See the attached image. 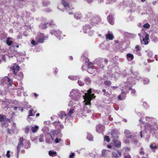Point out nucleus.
<instances>
[{"mask_svg":"<svg viewBox=\"0 0 158 158\" xmlns=\"http://www.w3.org/2000/svg\"><path fill=\"white\" fill-rule=\"evenodd\" d=\"M81 96V93L77 89H73L70 92V96L72 100L69 103L71 105L74 104H79V101Z\"/></svg>","mask_w":158,"mask_h":158,"instance_id":"f257e3e1","label":"nucleus"},{"mask_svg":"<svg viewBox=\"0 0 158 158\" xmlns=\"http://www.w3.org/2000/svg\"><path fill=\"white\" fill-rule=\"evenodd\" d=\"M124 86L121 88V93L120 95L118 96V98L120 100H123L125 99L126 94L129 92V91H131V94L134 95L136 92L135 89H132V86H126V84L124 83Z\"/></svg>","mask_w":158,"mask_h":158,"instance_id":"f03ea898","label":"nucleus"},{"mask_svg":"<svg viewBox=\"0 0 158 158\" xmlns=\"http://www.w3.org/2000/svg\"><path fill=\"white\" fill-rule=\"evenodd\" d=\"M68 106L71 107L67 114V115L69 117L71 116V115L74 113L75 111H79L81 108V106L79 104H76L73 103L72 105H70V103H69Z\"/></svg>","mask_w":158,"mask_h":158,"instance_id":"7ed1b4c3","label":"nucleus"},{"mask_svg":"<svg viewBox=\"0 0 158 158\" xmlns=\"http://www.w3.org/2000/svg\"><path fill=\"white\" fill-rule=\"evenodd\" d=\"M24 142V139L23 137H20L19 140V142L18 143V145L17 146V156L19 153L20 151L21 147L23 146L24 148H27L30 147V145L27 142H26V143L27 144V145L26 144H23V142Z\"/></svg>","mask_w":158,"mask_h":158,"instance_id":"20e7f679","label":"nucleus"},{"mask_svg":"<svg viewBox=\"0 0 158 158\" xmlns=\"http://www.w3.org/2000/svg\"><path fill=\"white\" fill-rule=\"evenodd\" d=\"M94 61L96 63L97 65L100 68L103 69V68L107 63L108 60L106 58H100L96 59Z\"/></svg>","mask_w":158,"mask_h":158,"instance_id":"39448f33","label":"nucleus"},{"mask_svg":"<svg viewBox=\"0 0 158 158\" xmlns=\"http://www.w3.org/2000/svg\"><path fill=\"white\" fill-rule=\"evenodd\" d=\"M124 83L126 84V86L127 87L132 86L135 84L134 79L130 76L129 77L127 78V80L126 82H124L120 85V86L121 88L123 87V86H124L123 85Z\"/></svg>","mask_w":158,"mask_h":158,"instance_id":"423d86ee","label":"nucleus"},{"mask_svg":"<svg viewBox=\"0 0 158 158\" xmlns=\"http://www.w3.org/2000/svg\"><path fill=\"white\" fill-rule=\"evenodd\" d=\"M91 89H89V90H88V93L85 94V96H83V98L85 100H86V99H90L89 100L87 103V105L90 104V101L93 99V98H94L95 97V96H94V94H91L92 91H91Z\"/></svg>","mask_w":158,"mask_h":158,"instance_id":"0eeeda50","label":"nucleus"},{"mask_svg":"<svg viewBox=\"0 0 158 158\" xmlns=\"http://www.w3.org/2000/svg\"><path fill=\"white\" fill-rule=\"evenodd\" d=\"M101 21L100 18L98 15H95L92 16L90 22L92 25H94L98 24Z\"/></svg>","mask_w":158,"mask_h":158,"instance_id":"6e6552de","label":"nucleus"},{"mask_svg":"<svg viewBox=\"0 0 158 158\" xmlns=\"http://www.w3.org/2000/svg\"><path fill=\"white\" fill-rule=\"evenodd\" d=\"M47 37L44 36L43 34L40 33L38 34L35 39L37 43H43L44 40L47 39Z\"/></svg>","mask_w":158,"mask_h":158,"instance_id":"1a4fd4ad","label":"nucleus"},{"mask_svg":"<svg viewBox=\"0 0 158 158\" xmlns=\"http://www.w3.org/2000/svg\"><path fill=\"white\" fill-rule=\"evenodd\" d=\"M50 33L52 35L54 34L56 37L58 38L59 39L63 38L62 34L61 33V32L58 30H54L51 31Z\"/></svg>","mask_w":158,"mask_h":158,"instance_id":"9d476101","label":"nucleus"},{"mask_svg":"<svg viewBox=\"0 0 158 158\" xmlns=\"http://www.w3.org/2000/svg\"><path fill=\"white\" fill-rule=\"evenodd\" d=\"M46 134V142L48 143H52L54 139L52 137L49 133H47Z\"/></svg>","mask_w":158,"mask_h":158,"instance_id":"9b49d317","label":"nucleus"},{"mask_svg":"<svg viewBox=\"0 0 158 158\" xmlns=\"http://www.w3.org/2000/svg\"><path fill=\"white\" fill-rule=\"evenodd\" d=\"M151 126H149L147 128H150V132L154 134L155 133V132L154 131H156L157 129H158V124H156V125H154V126L151 125Z\"/></svg>","mask_w":158,"mask_h":158,"instance_id":"f8f14e48","label":"nucleus"},{"mask_svg":"<svg viewBox=\"0 0 158 158\" xmlns=\"http://www.w3.org/2000/svg\"><path fill=\"white\" fill-rule=\"evenodd\" d=\"M104 127L102 124H99L96 127V131L98 133H101L104 130Z\"/></svg>","mask_w":158,"mask_h":158,"instance_id":"ddd939ff","label":"nucleus"},{"mask_svg":"<svg viewBox=\"0 0 158 158\" xmlns=\"http://www.w3.org/2000/svg\"><path fill=\"white\" fill-rule=\"evenodd\" d=\"M149 35L146 33L145 35V38L143 39V40H141V44L145 45L148 44L149 43L148 40H149Z\"/></svg>","mask_w":158,"mask_h":158,"instance_id":"4468645a","label":"nucleus"},{"mask_svg":"<svg viewBox=\"0 0 158 158\" xmlns=\"http://www.w3.org/2000/svg\"><path fill=\"white\" fill-rule=\"evenodd\" d=\"M111 135L113 138L115 139L118 138V131L116 129H114L111 131Z\"/></svg>","mask_w":158,"mask_h":158,"instance_id":"2eb2a0df","label":"nucleus"},{"mask_svg":"<svg viewBox=\"0 0 158 158\" xmlns=\"http://www.w3.org/2000/svg\"><path fill=\"white\" fill-rule=\"evenodd\" d=\"M53 22H51V23H42L40 24L39 26L40 28L42 29H45L48 26H51L53 24H54L53 23H52Z\"/></svg>","mask_w":158,"mask_h":158,"instance_id":"dca6fc26","label":"nucleus"},{"mask_svg":"<svg viewBox=\"0 0 158 158\" xmlns=\"http://www.w3.org/2000/svg\"><path fill=\"white\" fill-rule=\"evenodd\" d=\"M14 74V77L18 80H22L23 78V74L22 72H19L18 74L16 73Z\"/></svg>","mask_w":158,"mask_h":158,"instance_id":"f3484780","label":"nucleus"},{"mask_svg":"<svg viewBox=\"0 0 158 158\" xmlns=\"http://www.w3.org/2000/svg\"><path fill=\"white\" fill-rule=\"evenodd\" d=\"M91 27L89 24L86 25L83 27V32L85 33H88L89 30L91 28Z\"/></svg>","mask_w":158,"mask_h":158,"instance_id":"a211bd4d","label":"nucleus"},{"mask_svg":"<svg viewBox=\"0 0 158 158\" xmlns=\"http://www.w3.org/2000/svg\"><path fill=\"white\" fill-rule=\"evenodd\" d=\"M93 64L91 62H89L88 65V70H87V72L90 73H92L94 71L93 69Z\"/></svg>","mask_w":158,"mask_h":158,"instance_id":"6ab92c4d","label":"nucleus"},{"mask_svg":"<svg viewBox=\"0 0 158 158\" xmlns=\"http://www.w3.org/2000/svg\"><path fill=\"white\" fill-rule=\"evenodd\" d=\"M8 80V77L7 76H6L2 78H0V82L1 84L2 85L4 84L7 83Z\"/></svg>","mask_w":158,"mask_h":158,"instance_id":"aec40b11","label":"nucleus"},{"mask_svg":"<svg viewBox=\"0 0 158 158\" xmlns=\"http://www.w3.org/2000/svg\"><path fill=\"white\" fill-rule=\"evenodd\" d=\"M19 66L17 65L14 66L11 68V69L14 73V74H15L16 73H17V72L19 70Z\"/></svg>","mask_w":158,"mask_h":158,"instance_id":"412c9836","label":"nucleus"},{"mask_svg":"<svg viewBox=\"0 0 158 158\" xmlns=\"http://www.w3.org/2000/svg\"><path fill=\"white\" fill-rule=\"evenodd\" d=\"M108 22L111 25L114 24V19L112 15H110L107 17Z\"/></svg>","mask_w":158,"mask_h":158,"instance_id":"4be33fe9","label":"nucleus"},{"mask_svg":"<svg viewBox=\"0 0 158 158\" xmlns=\"http://www.w3.org/2000/svg\"><path fill=\"white\" fill-rule=\"evenodd\" d=\"M146 120L149 123L151 122V121H153L154 124H156L157 122V120L156 119L150 117H146Z\"/></svg>","mask_w":158,"mask_h":158,"instance_id":"5701e85b","label":"nucleus"},{"mask_svg":"<svg viewBox=\"0 0 158 158\" xmlns=\"http://www.w3.org/2000/svg\"><path fill=\"white\" fill-rule=\"evenodd\" d=\"M106 39L110 40H112L113 38V34L110 33V32H108V33L106 35Z\"/></svg>","mask_w":158,"mask_h":158,"instance_id":"b1692460","label":"nucleus"},{"mask_svg":"<svg viewBox=\"0 0 158 158\" xmlns=\"http://www.w3.org/2000/svg\"><path fill=\"white\" fill-rule=\"evenodd\" d=\"M33 109H31L28 111V115L27 118V119L28 121H30V120H29V119L30 118V116H34L35 115V112H34V113H33Z\"/></svg>","mask_w":158,"mask_h":158,"instance_id":"393cba45","label":"nucleus"},{"mask_svg":"<svg viewBox=\"0 0 158 158\" xmlns=\"http://www.w3.org/2000/svg\"><path fill=\"white\" fill-rule=\"evenodd\" d=\"M133 74L135 78L137 80H139L142 78L138 72L133 73Z\"/></svg>","mask_w":158,"mask_h":158,"instance_id":"a878e982","label":"nucleus"},{"mask_svg":"<svg viewBox=\"0 0 158 158\" xmlns=\"http://www.w3.org/2000/svg\"><path fill=\"white\" fill-rule=\"evenodd\" d=\"M124 134L127 138H130L131 137V132L127 130H125L124 131Z\"/></svg>","mask_w":158,"mask_h":158,"instance_id":"bb28decb","label":"nucleus"},{"mask_svg":"<svg viewBox=\"0 0 158 158\" xmlns=\"http://www.w3.org/2000/svg\"><path fill=\"white\" fill-rule=\"evenodd\" d=\"M67 114L65 113L64 111H61L59 114L58 115L60 118L61 119L65 118Z\"/></svg>","mask_w":158,"mask_h":158,"instance_id":"cd10ccee","label":"nucleus"},{"mask_svg":"<svg viewBox=\"0 0 158 158\" xmlns=\"http://www.w3.org/2000/svg\"><path fill=\"white\" fill-rule=\"evenodd\" d=\"M126 56L127 59L129 61H131L134 59V56L131 54L127 53Z\"/></svg>","mask_w":158,"mask_h":158,"instance_id":"c85d7f7f","label":"nucleus"},{"mask_svg":"<svg viewBox=\"0 0 158 158\" xmlns=\"http://www.w3.org/2000/svg\"><path fill=\"white\" fill-rule=\"evenodd\" d=\"M74 17L76 19H80L82 17L81 14L80 12H77L75 14Z\"/></svg>","mask_w":158,"mask_h":158,"instance_id":"c756f323","label":"nucleus"},{"mask_svg":"<svg viewBox=\"0 0 158 158\" xmlns=\"http://www.w3.org/2000/svg\"><path fill=\"white\" fill-rule=\"evenodd\" d=\"M62 3L64 8L67 10L69 9V7L68 3L64 0H62Z\"/></svg>","mask_w":158,"mask_h":158,"instance_id":"7c9ffc66","label":"nucleus"},{"mask_svg":"<svg viewBox=\"0 0 158 158\" xmlns=\"http://www.w3.org/2000/svg\"><path fill=\"white\" fill-rule=\"evenodd\" d=\"M46 135L42 134L39 137V140L40 142H43L44 141V138L45 137Z\"/></svg>","mask_w":158,"mask_h":158,"instance_id":"2f4dec72","label":"nucleus"},{"mask_svg":"<svg viewBox=\"0 0 158 158\" xmlns=\"http://www.w3.org/2000/svg\"><path fill=\"white\" fill-rule=\"evenodd\" d=\"M84 81L86 84L88 85L91 83V80L88 77H86L84 79Z\"/></svg>","mask_w":158,"mask_h":158,"instance_id":"473e14b6","label":"nucleus"},{"mask_svg":"<svg viewBox=\"0 0 158 158\" xmlns=\"http://www.w3.org/2000/svg\"><path fill=\"white\" fill-rule=\"evenodd\" d=\"M150 147L153 150V152H155V150H154L155 149H158V148L157 146L153 144H150Z\"/></svg>","mask_w":158,"mask_h":158,"instance_id":"72a5a7b5","label":"nucleus"},{"mask_svg":"<svg viewBox=\"0 0 158 158\" xmlns=\"http://www.w3.org/2000/svg\"><path fill=\"white\" fill-rule=\"evenodd\" d=\"M48 154L50 156L53 157L55 156L57 153L56 152L49 151Z\"/></svg>","mask_w":158,"mask_h":158,"instance_id":"f704fd0d","label":"nucleus"},{"mask_svg":"<svg viewBox=\"0 0 158 158\" xmlns=\"http://www.w3.org/2000/svg\"><path fill=\"white\" fill-rule=\"evenodd\" d=\"M6 118V116L2 114H0V122L4 121Z\"/></svg>","mask_w":158,"mask_h":158,"instance_id":"c9c22d12","label":"nucleus"},{"mask_svg":"<svg viewBox=\"0 0 158 158\" xmlns=\"http://www.w3.org/2000/svg\"><path fill=\"white\" fill-rule=\"evenodd\" d=\"M38 128V126H35L34 127H31V130L33 133L37 131V130Z\"/></svg>","mask_w":158,"mask_h":158,"instance_id":"e433bc0d","label":"nucleus"},{"mask_svg":"<svg viewBox=\"0 0 158 158\" xmlns=\"http://www.w3.org/2000/svg\"><path fill=\"white\" fill-rule=\"evenodd\" d=\"M157 123V122H156ZM148 125H147L145 127V129H147V128L149 126H151V125H152L154 126V125H156V124H157L156 123V124H154V122L153 121H151V122H150V123H149Z\"/></svg>","mask_w":158,"mask_h":158,"instance_id":"4c0bfd02","label":"nucleus"},{"mask_svg":"<svg viewBox=\"0 0 158 158\" xmlns=\"http://www.w3.org/2000/svg\"><path fill=\"white\" fill-rule=\"evenodd\" d=\"M93 137L92 135L90 133H88L87 138L89 141H92Z\"/></svg>","mask_w":158,"mask_h":158,"instance_id":"58836bf2","label":"nucleus"},{"mask_svg":"<svg viewBox=\"0 0 158 158\" xmlns=\"http://www.w3.org/2000/svg\"><path fill=\"white\" fill-rule=\"evenodd\" d=\"M104 84L109 87L111 85V82L110 81L106 80L104 82Z\"/></svg>","mask_w":158,"mask_h":158,"instance_id":"ea45409f","label":"nucleus"},{"mask_svg":"<svg viewBox=\"0 0 158 158\" xmlns=\"http://www.w3.org/2000/svg\"><path fill=\"white\" fill-rule=\"evenodd\" d=\"M10 38L9 37L8 38L6 41V44L9 46H10L12 43V41L10 40Z\"/></svg>","mask_w":158,"mask_h":158,"instance_id":"a19ab883","label":"nucleus"},{"mask_svg":"<svg viewBox=\"0 0 158 158\" xmlns=\"http://www.w3.org/2000/svg\"><path fill=\"white\" fill-rule=\"evenodd\" d=\"M121 143L118 140H116L115 142V146L118 148H119L121 147Z\"/></svg>","mask_w":158,"mask_h":158,"instance_id":"79ce46f5","label":"nucleus"},{"mask_svg":"<svg viewBox=\"0 0 158 158\" xmlns=\"http://www.w3.org/2000/svg\"><path fill=\"white\" fill-rule=\"evenodd\" d=\"M6 94V91L4 90V89H1L0 90V96H3Z\"/></svg>","mask_w":158,"mask_h":158,"instance_id":"37998d69","label":"nucleus"},{"mask_svg":"<svg viewBox=\"0 0 158 158\" xmlns=\"http://www.w3.org/2000/svg\"><path fill=\"white\" fill-rule=\"evenodd\" d=\"M102 92L104 93L103 95H106L107 96H109L110 94L108 92H106V90L105 89H103L102 90Z\"/></svg>","mask_w":158,"mask_h":158,"instance_id":"c03bdc74","label":"nucleus"},{"mask_svg":"<svg viewBox=\"0 0 158 158\" xmlns=\"http://www.w3.org/2000/svg\"><path fill=\"white\" fill-rule=\"evenodd\" d=\"M56 128H57V127L60 124V122L59 121L55 122L52 123Z\"/></svg>","mask_w":158,"mask_h":158,"instance_id":"a18cd8bd","label":"nucleus"},{"mask_svg":"<svg viewBox=\"0 0 158 158\" xmlns=\"http://www.w3.org/2000/svg\"><path fill=\"white\" fill-rule=\"evenodd\" d=\"M77 83L80 86H83L85 84L84 82L83 81L81 80H78L77 81Z\"/></svg>","mask_w":158,"mask_h":158,"instance_id":"49530a36","label":"nucleus"},{"mask_svg":"<svg viewBox=\"0 0 158 158\" xmlns=\"http://www.w3.org/2000/svg\"><path fill=\"white\" fill-rule=\"evenodd\" d=\"M143 82L144 84H148L149 82V81L148 78H145L143 80Z\"/></svg>","mask_w":158,"mask_h":158,"instance_id":"de8ad7c7","label":"nucleus"},{"mask_svg":"<svg viewBox=\"0 0 158 158\" xmlns=\"http://www.w3.org/2000/svg\"><path fill=\"white\" fill-rule=\"evenodd\" d=\"M23 87V86H20V88L18 89V92L22 93L24 91Z\"/></svg>","mask_w":158,"mask_h":158,"instance_id":"09e8293b","label":"nucleus"},{"mask_svg":"<svg viewBox=\"0 0 158 158\" xmlns=\"http://www.w3.org/2000/svg\"><path fill=\"white\" fill-rule=\"evenodd\" d=\"M30 130V127L29 126H27L25 129V132L26 134L28 133Z\"/></svg>","mask_w":158,"mask_h":158,"instance_id":"8fccbe9b","label":"nucleus"},{"mask_svg":"<svg viewBox=\"0 0 158 158\" xmlns=\"http://www.w3.org/2000/svg\"><path fill=\"white\" fill-rule=\"evenodd\" d=\"M61 141V139L56 137L55 139V142L56 143H57L60 142Z\"/></svg>","mask_w":158,"mask_h":158,"instance_id":"3c124183","label":"nucleus"},{"mask_svg":"<svg viewBox=\"0 0 158 158\" xmlns=\"http://www.w3.org/2000/svg\"><path fill=\"white\" fill-rule=\"evenodd\" d=\"M143 27L146 28H148L150 27V25L148 23H147L144 24L143 26Z\"/></svg>","mask_w":158,"mask_h":158,"instance_id":"603ef678","label":"nucleus"},{"mask_svg":"<svg viewBox=\"0 0 158 158\" xmlns=\"http://www.w3.org/2000/svg\"><path fill=\"white\" fill-rule=\"evenodd\" d=\"M107 1L106 2V4L112 3L115 2L116 0H107Z\"/></svg>","mask_w":158,"mask_h":158,"instance_id":"864d4df0","label":"nucleus"},{"mask_svg":"<svg viewBox=\"0 0 158 158\" xmlns=\"http://www.w3.org/2000/svg\"><path fill=\"white\" fill-rule=\"evenodd\" d=\"M131 141L135 144H136L138 142L137 140L135 138L132 139Z\"/></svg>","mask_w":158,"mask_h":158,"instance_id":"5fc2aeb1","label":"nucleus"},{"mask_svg":"<svg viewBox=\"0 0 158 158\" xmlns=\"http://www.w3.org/2000/svg\"><path fill=\"white\" fill-rule=\"evenodd\" d=\"M89 35L90 36H92L94 33V31L92 30H89L88 32Z\"/></svg>","mask_w":158,"mask_h":158,"instance_id":"6e6d98bb","label":"nucleus"},{"mask_svg":"<svg viewBox=\"0 0 158 158\" xmlns=\"http://www.w3.org/2000/svg\"><path fill=\"white\" fill-rule=\"evenodd\" d=\"M50 2L48 1L44 2H43V5L44 6H47L48 5H49Z\"/></svg>","mask_w":158,"mask_h":158,"instance_id":"4d7b16f0","label":"nucleus"},{"mask_svg":"<svg viewBox=\"0 0 158 158\" xmlns=\"http://www.w3.org/2000/svg\"><path fill=\"white\" fill-rule=\"evenodd\" d=\"M112 154L113 155V156L114 157L118 158L119 157L117 154L115 152H113L112 153Z\"/></svg>","mask_w":158,"mask_h":158,"instance_id":"13d9d810","label":"nucleus"},{"mask_svg":"<svg viewBox=\"0 0 158 158\" xmlns=\"http://www.w3.org/2000/svg\"><path fill=\"white\" fill-rule=\"evenodd\" d=\"M12 80L8 78V80L7 81V83H8V84L10 85L11 86L12 85Z\"/></svg>","mask_w":158,"mask_h":158,"instance_id":"bf43d9fd","label":"nucleus"},{"mask_svg":"<svg viewBox=\"0 0 158 158\" xmlns=\"http://www.w3.org/2000/svg\"><path fill=\"white\" fill-rule=\"evenodd\" d=\"M104 139L107 141L108 142H109L110 141V139H109V137L108 136H105L104 137Z\"/></svg>","mask_w":158,"mask_h":158,"instance_id":"052dcab7","label":"nucleus"},{"mask_svg":"<svg viewBox=\"0 0 158 158\" xmlns=\"http://www.w3.org/2000/svg\"><path fill=\"white\" fill-rule=\"evenodd\" d=\"M143 106L144 107L146 108H147L148 107V106L147 105V102H143Z\"/></svg>","mask_w":158,"mask_h":158,"instance_id":"680f3d73","label":"nucleus"},{"mask_svg":"<svg viewBox=\"0 0 158 158\" xmlns=\"http://www.w3.org/2000/svg\"><path fill=\"white\" fill-rule=\"evenodd\" d=\"M79 79V77L78 76H73L72 80H76Z\"/></svg>","mask_w":158,"mask_h":158,"instance_id":"e2e57ef3","label":"nucleus"},{"mask_svg":"<svg viewBox=\"0 0 158 158\" xmlns=\"http://www.w3.org/2000/svg\"><path fill=\"white\" fill-rule=\"evenodd\" d=\"M4 104L7 105L9 103V100L6 99L4 101Z\"/></svg>","mask_w":158,"mask_h":158,"instance_id":"0e129e2a","label":"nucleus"},{"mask_svg":"<svg viewBox=\"0 0 158 158\" xmlns=\"http://www.w3.org/2000/svg\"><path fill=\"white\" fill-rule=\"evenodd\" d=\"M10 151H8L7 152L6 154V156L7 158H10Z\"/></svg>","mask_w":158,"mask_h":158,"instance_id":"69168bd1","label":"nucleus"},{"mask_svg":"<svg viewBox=\"0 0 158 158\" xmlns=\"http://www.w3.org/2000/svg\"><path fill=\"white\" fill-rule=\"evenodd\" d=\"M148 55L149 57H151L152 55V52H149L148 53Z\"/></svg>","mask_w":158,"mask_h":158,"instance_id":"338daca9","label":"nucleus"},{"mask_svg":"<svg viewBox=\"0 0 158 158\" xmlns=\"http://www.w3.org/2000/svg\"><path fill=\"white\" fill-rule=\"evenodd\" d=\"M106 152V151L105 149H103L102 152V155H104Z\"/></svg>","mask_w":158,"mask_h":158,"instance_id":"774afa93","label":"nucleus"}]
</instances>
